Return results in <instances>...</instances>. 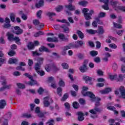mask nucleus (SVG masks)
Returning <instances> with one entry per match:
<instances>
[{
    "mask_svg": "<svg viewBox=\"0 0 125 125\" xmlns=\"http://www.w3.org/2000/svg\"><path fill=\"white\" fill-rule=\"evenodd\" d=\"M88 11H89V9L86 8H83L82 11L85 20H90L91 19H92L91 16H92L93 14H94V10H90L89 12L87 13Z\"/></svg>",
    "mask_w": 125,
    "mask_h": 125,
    "instance_id": "obj_1",
    "label": "nucleus"
},
{
    "mask_svg": "<svg viewBox=\"0 0 125 125\" xmlns=\"http://www.w3.org/2000/svg\"><path fill=\"white\" fill-rule=\"evenodd\" d=\"M83 96H88L89 97V98H90V100H91L92 102H94V101H101V99H100V98L96 97L95 95H94V94L91 92H87Z\"/></svg>",
    "mask_w": 125,
    "mask_h": 125,
    "instance_id": "obj_2",
    "label": "nucleus"
},
{
    "mask_svg": "<svg viewBox=\"0 0 125 125\" xmlns=\"http://www.w3.org/2000/svg\"><path fill=\"white\" fill-rule=\"evenodd\" d=\"M50 103H53V101L49 96L45 97L43 99V104L44 107H47L50 105Z\"/></svg>",
    "mask_w": 125,
    "mask_h": 125,
    "instance_id": "obj_3",
    "label": "nucleus"
},
{
    "mask_svg": "<svg viewBox=\"0 0 125 125\" xmlns=\"http://www.w3.org/2000/svg\"><path fill=\"white\" fill-rule=\"evenodd\" d=\"M0 79L2 80V82H1L2 85H3L5 87V89H10L11 87V84L6 85L7 84V81H6V78L3 76L0 77Z\"/></svg>",
    "mask_w": 125,
    "mask_h": 125,
    "instance_id": "obj_4",
    "label": "nucleus"
},
{
    "mask_svg": "<svg viewBox=\"0 0 125 125\" xmlns=\"http://www.w3.org/2000/svg\"><path fill=\"white\" fill-rule=\"evenodd\" d=\"M14 29L15 31H12V33L15 34V35H17V36H20V35L23 34V29H21L20 27L16 26L14 27Z\"/></svg>",
    "mask_w": 125,
    "mask_h": 125,
    "instance_id": "obj_5",
    "label": "nucleus"
},
{
    "mask_svg": "<svg viewBox=\"0 0 125 125\" xmlns=\"http://www.w3.org/2000/svg\"><path fill=\"white\" fill-rule=\"evenodd\" d=\"M119 91L121 94V98L125 99V88L124 86H121L119 88Z\"/></svg>",
    "mask_w": 125,
    "mask_h": 125,
    "instance_id": "obj_6",
    "label": "nucleus"
},
{
    "mask_svg": "<svg viewBox=\"0 0 125 125\" xmlns=\"http://www.w3.org/2000/svg\"><path fill=\"white\" fill-rule=\"evenodd\" d=\"M65 7L70 11H74V10H76V6L73 5L72 3H69L68 5H65Z\"/></svg>",
    "mask_w": 125,
    "mask_h": 125,
    "instance_id": "obj_7",
    "label": "nucleus"
},
{
    "mask_svg": "<svg viewBox=\"0 0 125 125\" xmlns=\"http://www.w3.org/2000/svg\"><path fill=\"white\" fill-rule=\"evenodd\" d=\"M110 4L113 7V8L116 11H118V6L117 5L119 4V1H110Z\"/></svg>",
    "mask_w": 125,
    "mask_h": 125,
    "instance_id": "obj_8",
    "label": "nucleus"
},
{
    "mask_svg": "<svg viewBox=\"0 0 125 125\" xmlns=\"http://www.w3.org/2000/svg\"><path fill=\"white\" fill-rule=\"evenodd\" d=\"M101 112V110H100V109H99L97 106H95L94 109H91L89 110V113L93 114V115H96V114H97V112Z\"/></svg>",
    "mask_w": 125,
    "mask_h": 125,
    "instance_id": "obj_9",
    "label": "nucleus"
},
{
    "mask_svg": "<svg viewBox=\"0 0 125 125\" xmlns=\"http://www.w3.org/2000/svg\"><path fill=\"white\" fill-rule=\"evenodd\" d=\"M6 36L7 37L8 40L9 41V42H13V39H14V35L12 34V33L8 32Z\"/></svg>",
    "mask_w": 125,
    "mask_h": 125,
    "instance_id": "obj_10",
    "label": "nucleus"
},
{
    "mask_svg": "<svg viewBox=\"0 0 125 125\" xmlns=\"http://www.w3.org/2000/svg\"><path fill=\"white\" fill-rule=\"evenodd\" d=\"M60 40H61L62 42H69V39L65 37V35L63 34H60L58 35Z\"/></svg>",
    "mask_w": 125,
    "mask_h": 125,
    "instance_id": "obj_11",
    "label": "nucleus"
},
{
    "mask_svg": "<svg viewBox=\"0 0 125 125\" xmlns=\"http://www.w3.org/2000/svg\"><path fill=\"white\" fill-rule=\"evenodd\" d=\"M77 115H78V120L79 122H82L84 120V117H83L84 114H83V112H78Z\"/></svg>",
    "mask_w": 125,
    "mask_h": 125,
    "instance_id": "obj_12",
    "label": "nucleus"
},
{
    "mask_svg": "<svg viewBox=\"0 0 125 125\" xmlns=\"http://www.w3.org/2000/svg\"><path fill=\"white\" fill-rule=\"evenodd\" d=\"M111 90H112V89H111V88L108 87V88H106L104 90H100V92L102 94H107L109 93V92H110V91H111Z\"/></svg>",
    "mask_w": 125,
    "mask_h": 125,
    "instance_id": "obj_13",
    "label": "nucleus"
},
{
    "mask_svg": "<svg viewBox=\"0 0 125 125\" xmlns=\"http://www.w3.org/2000/svg\"><path fill=\"white\" fill-rule=\"evenodd\" d=\"M47 42H58V38L57 37H55L53 38L48 37L47 38Z\"/></svg>",
    "mask_w": 125,
    "mask_h": 125,
    "instance_id": "obj_14",
    "label": "nucleus"
},
{
    "mask_svg": "<svg viewBox=\"0 0 125 125\" xmlns=\"http://www.w3.org/2000/svg\"><path fill=\"white\" fill-rule=\"evenodd\" d=\"M97 33L98 35H103L104 34V28H103V26H99Z\"/></svg>",
    "mask_w": 125,
    "mask_h": 125,
    "instance_id": "obj_15",
    "label": "nucleus"
},
{
    "mask_svg": "<svg viewBox=\"0 0 125 125\" xmlns=\"http://www.w3.org/2000/svg\"><path fill=\"white\" fill-rule=\"evenodd\" d=\"M60 27L62 28V29H63V32L65 34H68V33L70 32V28H69V27H66V25L63 24L62 25H61Z\"/></svg>",
    "mask_w": 125,
    "mask_h": 125,
    "instance_id": "obj_16",
    "label": "nucleus"
},
{
    "mask_svg": "<svg viewBox=\"0 0 125 125\" xmlns=\"http://www.w3.org/2000/svg\"><path fill=\"white\" fill-rule=\"evenodd\" d=\"M6 105V102L4 100H0V109H4Z\"/></svg>",
    "mask_w": 125,
    "mask_h": 125,
    "instance_id": "obj_17",
    "label": "nucleus"
},
{
    "mask_svg": "<svg viewBox=\"0 0 125 125\" xmlns=\"http://www.w3.org/2000/svg\"><path fill=\"white\" fill-rule=\"evenodd\" d=\"M43 0H40L39 1V3H36L35 4V7H36L37 8H40V7H42V6H43V3H44Z\"/></svg>",
    "mask_w": 125,
    "mask_h": 125,
    "instance_id": "obj_18",
    "label": "nucleus"
},
{
    "mask_svg": "<svg viewBox=\"0 0 125 125\" xmlns=\"http://www.w3.org/2000/svg\"><path fill=\"white\" fill-rule=\"evenodd\" d=\"M39 51L40 52H43V51L45 52H50L49 49L44 46H42L39 48Z\"/></svg>",
    "mask_w": 125,
    "mask_h": 125,
    "instance_id": "obj_19",
    "label": "nucleus"
},
{
    "mask_svg": "<svg viewBox=\"0 0 125 125\" xmlns=\"http://www.w3.org/2000/svg\"><path fill=\"white\" fill-rule=\"evenodd\" d=\"M46 15L47 16H48L51 21H53V19L52 18V17L55 16V15H56V14L55 13L48 12L47 13Z\"/></svg>",
    "mask_w": 125,
    "mask_h": 125,
    "instance_id": "obj_20",
    "label": "nucleus"
},
{
    "mask_svg": "<svg viewBox=\"0 0 125 125\" xmlns=\"http://www.w3.org/2000/svg\"><path fill=\"white\" fill-rule=\"evenodd\" d=\"M42 64H39V63H36L35 65L34 66V69L36 71V72H38V71H40V70H42Z\"/></svg>",
    "mask_w": 125,
    "mask_h": 125,
    "instance_id": "obj_21",
    "label": "nucleus"
},
{
    "mask_svg": "<svg viewBox=\"0 0 125 125\" xmlns=\"http://www.w3.org/2000/svg\"><path fill=\"white\" fill-rule=\"evenodd\" d=\"M18 59L10 58L9 60V64H17Z\"/></svg>",
    "mask_w": 125,
    "mask_h": 125,
    "instance_id": "obj_22",
    "label": "nucleus"
},
{
    "mask_svg": "<svg viewBox=\"0 0 125 125\" xmlns=\"http://www.w3.org/2000/svg\"><path fill=\"white\" fill-rule=\"evenodd\" d=\"M76 34L78 35V37L81 39H83V38H84V35H83V33L81 30H77Z\"/></svg>",
    "mask_w": 125,
    "mask_h": 125,
    "instance_id": "obj_23",
    "label": "nucleus"
},
{
    "mask_svg": "<svg viewBox=\"0 0 125 125\" xmlns=\"http://www.w3.org/2000/svg\"><path fill=\"white\" fill-rule=\"evenodd\" d=\"M88 3V2L87 1L84 0L80 1L78 2V4H79V5H82V6H86Z\"/></svg>",
    "mask_w": 125,
    "mask_h": 125,
    "instance_id": "obj_24",
    "label": "nucleus"
},
{
    "mask_svg": "<svg viewBox=\"0 0 125 125\" xmlns=\"http://www.w3.org/2000/svg\"><path fill=\"white\" fill-rule=\"evenodd\" d=\"M83 79L84 81H85V83H87V82H91L92 81V78L87 76H84L83 77Z\"/></svg>",
    "mask_w": 125,
    "mask_h": 125,
    "instance_id": "obj_25",
    "label": "nucleus"
},
{
    "mask_svg": "<svg viewBox=\"0 0 125 125\" xmlns=\"http://www.w3.org/2000/svg\"><path fill=\"white\" fill-rule=\"evenodd\" d=\"M80 70L81 73H84V72H86L87 71V66H85L84 65H82L80 67Z\"/></svg>",
    "mask_w": 125,
    "mask_h": 125,
    "instance_id": "obj_26",
    "label": "nucleus"
},
{
    "mask_svg": "<svg viewBox=\"0 0 125 125\" xmlns=\"http://www.w3.org/2000/svg\"><path fill=\"white\" fill-rule=\"evenodd\" d=\"M16 42V43L19 44V45H21V42H20V39H19V37L16 36L14 37V39L13 40V42Z\"/></svg>",
    "mask_w": 125,
    "mask_h": 125,
    "instance_id": "obj_27",
    "label": "nucleus"
},
{
    "mask_svg": "<svg viewBox=\"0 0 125 125\" xmlns=\"http://www.w3.org/2000/svg\"><path fill=\"white\" fill-rule=\"evenodd\" d=\"M31 82H29L27 83H26L27 84H28V85H35V84H37V81L34 80L33 79V78H32V79H30Z\"/></svg>",
    "mask_w": 125,
    "mask_h": 125,
    "instance_id": "obj_28",
    "label": "nucleus"
},
{
    "mask_svg": "<svg viewBox=\"0 0 125 125\" xmlns=\"http://www.w3.org/2000/svg\"><path fill=\"white\" fill-rule=\"evenodd\" d=\"M57 21L58 22H61V23H64V24H66L67 26H70V23H69V22H68L66 20H65V19H63L62 20H57Z\"/></svg>",
    "mask_w": 125,
    "mask_h": 125,
    "instance_id": "obj_29",
    "label": "nucleus"
},
{
    "mask_svg": "<svg viewBox=\"0 0 125 125\" xmlns=\"http://www.w3.org/2000/svg\"><path fill=\"white\" fill-rule=\"evenodd\" d=\"M43 35H44V33L43 32L39 31L34 34V37L35 38H38V37H40V36H43Z\"/></svg>",
    "mask_w": 125,
    "mask_h": 125,
    "instance_id": "obj_30",
    "label": "nucleus"
},
{
    "mask_svg": "<svg viewBox=\"0 0 125 125\" xmlns=\"http://www.w3.org/2000/svg\"><path fill=\"white\" fill-rule=\"evenodd\" d=\"M87 33H88V34H90L91 35H94V34H96L97 32V30H93V29H89L86 30Z\"/></svg>",
    "mask_w": 125,
    "mask_h": 125,
    "instance_id": "obj_31",
    "label": "nucleus"
},
{
    "mask_svg": "<svg viewBox=\"0 0 125 125\" xmlns=\"http://www.w3.org/2000/svg\"><path fill=\"white\" fill-rule=\"evenodd\" d=\"M88 90V87H86V86H83V89L82 91V95H83V96H84V95H85L87 92H86V91Z\"/></svg>",
    "mask_w": 125,
    "mask_h": 125,
    "instance_id": "obj_32",
    "label": "nucleus"
},
{
    "mask_svg": "<svg viewBox=\"0 0 125 125\" xmlns=\"http://www.w3.org/2000/svg\"><path fill=\"white\" fill-rule=\"evenodd\" d=\"M113 26L115 27V28H117V29H122L123 26L122 24H120L119 23H117L116 22H113Z\"/></svg>",
    "mask_w": 125,
    "mask_h": 125,
    "instance_id": "obj_33",
    "label": "nucleus"
},
{
    "mask_svg": "<svg viewBox=\"0 0 125 125\" xmlns=\"http://www.w3.org/2000/svg\"><path fill=\"white\" fill-rule=\"evenodd\" d=\"M27 47L28 49H34L35 48V45H34L33 42H30L27 45Z\"/></svg>",
    "mask_w": 125,
    "mask_h": 125,
    "instance_id": "obj_34",
    "label": "nucleus"
},
{
    "mask_svg": "<svg viewBox=\"0 0 125 125\" xmlns=\"http://www.w3.org/2000/svg\"><path fill=\"white\" fill-rule=\"evenodd\" d=\"M72 106L74 109H78L80 107V104L77 102H74L73 103Z\"/></svg>",
    "mask_w": 125,
    "mask_h": 125,
    "instance_id": "obj_35",
    "label": "nucleus"
},
{
    "mask_svg": "<svg viewBox=\"0 0 125 125\" xmlns=\"http://www.w3.org/2000/svg\"><path fill=\"white\" fill-rule=\"evenodd\" d=\"M62 88H61V87H59L57 88V93L58 95L60 96V97L62 96Z\"/></svg>",
    "mask_w": 125,
    "mask_h": 125,
    "instance_id": "obj_36",
    "label": "nucleus"
},
{
    "mask_svg": "<svg viewBox=\"0 0 125 125\" xmlns=\"http://www.w3.org/2000/svg\"><path fill=\"white\" fill-rule=\"evenodd\" d=\"M59 85L62 87H64V86H65V82H64L62 79H61L59 81Z\"/></svg>",
    "mask_w": 125,
    "mask_h": 125,
    "instance_id": "obj_37",
    "label": "nucleus"
},
{
    "mask_svg": "<svg viewBox=\"0 0 125 125\" xmlns=\"http://www.w3.org/2000/svg\"><path fill=\"white\" fill-rule=\"evenodd\" d=\"M78 58L80 60L84 59V54L79 53L77 55Z\"/></svg>",
    "mask_w": 125,
    "mask_h": 125,
    "instance_id": "obj_38",
    "label": "nucleus"
},
{
    "mask_svg": "<svg viewBox=\"0 0 125 125\" xmlns=\"http://www.w3.org/2000/svg\"><path fill=\"white\" fill-rule=\"evenodd\" d=\"M38 75H40L41 77H42V76H44L45 73L42 70L40 69V70H38V71L36 72Z\"/></svg>",
    "mask_w": 125,
    "mask_h": 125,
    "instance_id": "obj_39",
    "label": "nucleus"
},
{
    "mask_svg": "<svg viewBox=\"0 0 125 125\" xmlns=\"http://www.w3.org/2000/svg\"><path fill=\"white\" fill-rule=\"evenodd\" d=\"M109 46L110 48H112L113 49H117V48H118V46L115 43L109 44Z\"/></svg>",
    "mask_w": 125,
    "mask_h": 125,
    "instance_id": "obj_40",
    "label": "nucleus"
},
{
    "mask_svg": "<svg viewBox=\"0 0 125 125\" xmlns=\"http://www.w3.org/2000/svg\"><path fill=\"white\" fill-rule=\"evenodd\" d=\"M22 118H26L27 119H29V118L32 117V115L31 114H29L28 113H23L22 115Z\"/></svg>",
    "mask_w": 125,
    "mask_h": 125,
    "instance_id": "obj_41",
    "label": "nucleus"
},
{
    "mask_svg": "<svg viewBox=\"0 0 125 125\" xmlns=\"http://www.w3.org/2000/svg\"><path fill=\"white\" fill-rule=\"evenodd\" d=\"M72 48V44L70 43L68 45L65 46L63 47L64 51H66V50H68V49H71Z\"/></svg>",
    "mask_w": 125,
    "mask_h": 125,
    "instance_id": "obj_42",
    "label": "nucleus"
},
{
    "mask_svg": "<svg viewBox=\"0 0 125 125\" xmlns=\"http://www.w3.org/2000/svg\"><path fill=\"white\" fill-rule=\"evenodd\" d=\"M90 55H91V56H93V57L96 56V55L98 54V52L94 50L91 51L90 52Z\"/></svg>",
    "mask_w": 125,
    "mask_h": 125,
    "instance_id": "obj_43",
    "label": "nucleus"
},
{
    "mask_svg": "<svg viewBox=\"0 0 125 125\" xmlns=\"http://www.w3.org/2000/svg\"><path fill=\"white\" fill-rule=\"evenodd\" d=\"M17 85L19 87V88H21V89H23L25 88V85L24 84L21 83H17Z\"/></svg>",
    "mask_w": 125,
    "mask_h": 125,
    "instance_id": "obj_44",
    "label": "nucleus"
},
{
    "mask_svg": "<svg viewBox=\"0 0 125 125\" xmlns=\"http://www.w3.org/2000/svg\"><path fill=\"white\" fill-rule=\"evenodd\" d=\"M68 98L69 95L67 93H65L62 98L61 101H66V99H67Z\"/></svg>",
    "mask_w": 125,
    "mask_h": 125,
    "instance_id": "obj_45",
    "label": "nucleus"
},
{
    "mask_svg": "<svg viewBox=\"0 0 125 125\" xmlns=\"http://www.w3.org/2000/svg\"><path fill=\"white\" fill-rule=\"evenodd\" d=\"M43 58H39L37 60L39 64L42 65L43 63Z\"/></svg>",
    "mask_w": 125,
    "mask_h": 125,
    "instance_id": "obj_46",
    "label": "nucleus"
},
{
    "mask_svg": "<svg viewBox=\"0 0 125 125\" xmlns=\"http://www.w3.org/2000/svg\"><path fill=\"white\" fill-rule=\"evenodd\" d=\"M112 69L114 71H117L118 70V64L116 62H114L112 64Z\"/></svg>",
    "mask_w": 125,
    "mask_h": 125,
    "instance_id": "obj_47",
    "label": "nucleus"
},
{
    "mask_svg": "<svg viewBox=\"0 0 125 125\" xmlns=\"http://www.w3.org/2000/svg\"><path fill=\"white\" fill-rule=\"evenodd\" d=\"M109 105H110V104H108L107 107L108 110H110V111H114V110H116V107H115V106H109Z\"/></svg>",
    "mask_w": 125,
    "mask_h": 125,
    "instance_id": "obj_48",
    "label": "nucleus"
},
{
    "mask_svg": "<svg viewBox=\"0 0 125 125\" xmlns=\"http://www.w3.org/2000/svg\"><path fill=\"white\" fill-rule=\"evenodd\" d=\"M16 70H18L19 71H25V68L22 67L21 65H19L16 67Z\"/></svg>",
    "mask_w": 125,
    "mask_h": 125,
    "instance_id": "obj_49",
    "label": "nucleus"
},
{
    "mask_svg": "<svg viewBox=\"0 0 125 125\" xmlns=\"http://www.w3.org/2000/svg\"><path fill=\"white\" fill-rule=\"evenodd\" d=\"M124 32H125L124 30H119L116 31V33L118 36H123V34H124Z\"/></svg>",
    "mask_w": 125,
    "mask_h": 125,
    "instance_id": "obj_50",
    "label": "nucleus"
},
{
    "mask_svg": "<svg viewBox=\"0 0 125 125\" xmlns=\"http://www.w3.org/2000/svg\"><path fill=\"white\" fill-rule=\"evenodd\" d=\"M10 18L12 22H15V15L14 14H11Z\"/></svg>",
    "mask_w": 125,
    "mask_h": 125,
    "instance_id": "obj_51",
    "label": "nucleus"
},
{
    "mask_svg": "<svg viewBox=\"0 0 125 125\" xmlns=\"http://www.w3.org/2000/svg\"><path fill=\"white\" fill-rule=\"evenodd\" d=\"M43 91H44V90L42 87H40L38 90V92L40 95L43 93Z\"/></svg>",
    "mask_w": 125,
    "mask_h": 125,
    "instance_id": "obj_52",
    "label": "nucleus"
},
{
    "mask_svg": "<svg viewBox=\"0 0 125 125\" xmlns=\"http://www.w3.org/2000/svg\"><path fill=\"white\" fill-rule=\"evenodd\" d=\"M105 15L106 13L101 12L99 14L98 17L99 18H103L104 17H105Z\"/></svg>",
    "mask_w": 125,
    "mask_h": 125,
    "instance_id": "obj_53",
    "label": "nucleus"
},
{
    "mask_svg": "<svg viewBox=\"0 0 125 125\" xmlns=\"http://www.w3.org/2000/svg\"><path fill=\"white\" fill-rule=\"evenodd\" d=\"M42 11L39 10L37 12V16L38 18H39V19H41L42 18Z\"/></svg>",
    "mask_w": 125,
    "mask_h": 125,
    "instance_id": "obj_54",
    "label": "nucleus"
},
{
    "mask_svg": "<svg viewBox=\"0 0 125 125\" xmlns=\"http://www.w3.org/2000/svg\"><path fill=\"white\" fill-rule=\"evenodd\" d=\"M117 9L118 10H122L124 12H125V6H117Z\"/></svg>",
    "mask_w": 125,
    "mask_h": 125,
    "instance_id": "obj_55",
    "label": "nucleus"
},
{
    "mask_svg": "<svg viewBox=\"0 0 125 125\" xmlns=\"http://www.w3.org/2000/svg\"><path fill=\"white\" fill-rule=\"evenodd\" d=\"M16 94L17 95H18L19 96H21V94H22V92H21V90L20 89L16 88Z\"/></svg>",
    "mask_w": 125,
    "mask_h": 125,
    "instance_id": "obj_56",
    "label": "nucleus"
},
{
    "mask_svg": "<svg viewBox=\"0 0 125 125\" xmlns=\"http://www.w3.org/2000/svg\"><path fill=\"white\" fill-rule=\"evenodd\" d=\"M96 48H98V49H99L100 47H101V43L99 41H96Z\"/></svg>",
    "mask_w": 125,
    "mask_h": 125,
    "instance_id": "obj_57",
    "label": "nucleus"
},
{
    "mask_svg": "<svg viewBox=\"0 0 125 125\" xmlns=\"http://www.w3.org/2000/svg\"><path fill=\"white\" fill-rule=\"evenodd\" d=\"M45 69L46 72H50V65L48 64H47L45 65Z\"/></svg>",
    "mask_w": 125,
    "mask_h": 125,
    "instance_id": "obj_58",
    "label": "nucleus"
},
{
    "mask_svg": "<svg viewBox=\"0 0 125 125\" xmlns=\"http://www.w3.org/2000/svg\"><path fill=\"white\" fill-rule=\"evenodd\" d=\"M97 73L98 75V76H103L104 72H103V71L102 70H101V69H98L97 71Z\"/></svg>",
    "mask_w": 125,
    "mask_h": 125,
    "instance_id": "obj_59",
    "label": "nucleus"
},
{
    "mask_svg": "<svg viewBox=\"0 0 125 125\" xmlns=\"http://www.w3.org/2000/svg\"><path fill=\"white\" fill-rule=\"evenodd\" d=\"M48 82L52 83H55V80L53 77H50L48 78Z\"/></svg>",
    "mask_w": 125,
    "mask_h": 125,
    "instance_id": "obj_60",
    "label": "nucleus"
},
{
    "mask_svg": "<svg viewBox=\"0 0 125 125\" xmlns=\"http://www.w3.org/2000/svg\"><path fill=\"white\" fill-rule=\"evenodd\" d=\"M33 23L34 25H35V26H38L40 24V21L39 20H34L33 21Z\"/></svg>",
    "mask_w": 125,
    "mask_h": 125,
    "instance_id": "obj_61",
    "label": "nucleus"
},
{
    "mask_svg": "<svg viewBox=\"0 0 125 125\" xmlns=\"http://www.w3.org/2000/svg\"><path fill=\"white\" fill-rule=\"evenodd\" d=\"M94 61L96 63H100L101 61L100 60V58L97 57L94 58Z\"/></svg>",
    "mask_w": 125,
    "mask_h": 125,
    "instance_id": "obj_62",
    "label": "nucleus"
},
{
    "mask_svg": "<svg viewBox=\"0 0 125 125\" xmlns=\"http://www.w3.org/2000/svg\"><path fill=\"white\" fill-rule=\"evenodd\" d=\"M102 8L104 9V10H109V5L108 4H105L102 6Z\"/></svg>",
    "mask_w": 125,
    "mask_h": 125,
    "instance_id": "obj_63",
    "label": "nucleus"
},
{
    "mask_svg": "<svg viewBox=\"0 0 125 125\" xmlns=\"http://www.w3.org/2000/svg\"><path fill=\"white\" fill-rule=\"evenodd\" d=\"M62 65L63 69H68V68H69V65L67 64V63H62Z\"/></svg>",
    "mask_w": 125,
    "mask_h": 125,
    "instance_id": "obj_64",
    "label": "nucleus"
}]
</instances>
